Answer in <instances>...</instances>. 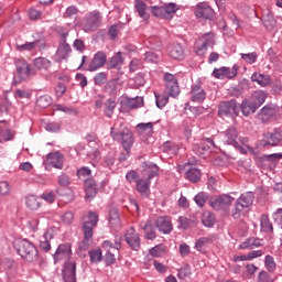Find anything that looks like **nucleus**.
I'll use <instances>...</instances> for the list:
<instances>
[{
    "label": "nucleus",
    "instance_id": "f257e3e1",
    "mask_svg": "<svg viewBox=\"0 0 282 282\" xmlns=\"http://www.w3.org/2000/svg\"><path fill=\"white\" fill-rule=\"evenodd\" d=\"M66 261L62 271L64 282H76V261L72 259V246L59 245L55 254L54 260Z\"/></svg>",
    "mask_w": 282,
    "mask_h": 282
},
{
    "label": "nucleus",
    "instance_id": "f03ea898",
    "mask_svg": "<svg viewBox=\"0 0 282 282\" xmlns=\"http://www.w3.org/2000/svg\"><path fill=\"white\" fill-rule=\"evenodd\" d=\"M13 248L18 254L29 263H34V261L39 259V251L36 250V247L28 239L14 240Z\"/></svg>",
    "mask_w": 282,
    "mask_h": 282
},
{
    "label": "nucleus",
    "instance_id": "7ed1b4c3",
    "mask_svg": "<svg viewBox=\"0 0 282 282\" xmlns=\"http://www.w3.org/2000/svg\"><path fill=\"white\" fill-rule=\"evenodd\" d=\"M160 173V167L153 163L145 164L144 170L142 171V178L137 180V191L141 195H147L149 193V186H151V180L158 177Z\"/></svg>",
    "mask_w": 282,
    "mask_h": 282
},
{
    "label": "nucleus",
    "instance_id": "20e7f679",
    "mask_svg": "<svg viewBox=\"0 0 282 282\" xmlns=\"http://www.w3.org/2000/svg\"><path fill=\"white\" fill-rule=\"evenodd\" d=\"M96 226H98V214L90 212L82 226L84 235V240L80 245L82 250H87V248H89V243L94 241V228H96Z\"/></svg>",
    "mask_w": 282,
    "mask_h": 282
},
{
    "label": "nucleus",
    "instance_id": "39448f33",
    "mask_svg": "<svg viewBox=\"0 0 282 282\" xmlns=\"http://www.w3.org/2000/svg\"><path fill=\"white\" fill-rule=\"evenodd\" d=\"M110 135L113 140L119 142L123 147L126 155L129 156V151H131V147H133V142H135V138H133V132H131L129 128H122L118 130V128L113 126L110 130Z\"/></svg>",
    "mask_w": 282,
    "mask_h": 282
},
{
    "label": "nucleus",
    "instance_id": "423d86ee",
    "mask_svg": "<svg viewBox=\"0 0 282 282\" xmlns=\"http://www.w3.org/2000/svg\"><path fill=\"white\" fill-rule=\"evenodd\" d=\"M254 202V194L252 192H247L241 194V196L236 200L232 217L234 219H239L241 215L248 209L249 206H252Z\"/></svg>",
    "mask_w": 282,
    "mask_h": 282
},
{
    "label": "nucleus",
    "instance_id": "0eeeda50",
    "mask_svg": "<svg viewBox=\"0 0 282 282\" xmlns=\"http://www.w3.org/2000/svg\"><path fill=\"white\" fill-rule=\"evenodd\" d=\"M102 23V17L100 12L93 11L88 15H86L82 22V28L84 32H96L100 28Z\"/></svg>",
    "mask_w": 282,
    "mask_h": 282
},
{
    "label": "nucleus",
    "instance_id": "6e6552de",
    "mask_svg": "<svg viewBox=\"0 0 282 282\" xmlns=\"http://www.w3.org/2000/svg\"><path fill=\"white\" fill-rule=\"evenodd\" d=\"M17 74L13 77V84L19 85L23 80H28L32 76V70L30 65L25 59L15 61Z\"/></svg>",
    "mask_w": 282,
    "mask_h": 282
},
{
    "label": "nucleus",
    "instance_id": "1a4fd4ad",
    "mask_svg": "<svg viewBox=\"0 0 282 282\" xmlns=\"http://www.w3.org/2000/svg\"><path fill=\"white\" fill-rule=\"evenodd\" d=\"M151 12L156 19H173L175 12H177V4L170 2L161 7H152Z\"/></svg>",
    "mask_w": 282,
    "mask_h": 282
},
{
    "label": "nucleus",
    "instance_id": "9d476101",
    "mask_svg": "<svg viewBox=\"0 0 282 282\" xmlns=\"http://www.w3.org/2000/svg\"><path fill=\"white\" fill-rule=\"evenodd\" d=\"M239 109L236 100L223 101L219 105L218 113L221 117L230 116L235 118V116H239Z\"/></svg>",
    "mask_w": 282,
    "mask_h": 282
},
{
    "label": "nucleus",
    "instance_id": "9b49d317",
    "mask_svg": "<svg viewBox=\"0 0 282 282\" xmlns=\"http://www.w3.org/2000/svg\"><path fill=\"white\" fill-rule=\"evenodd\" d=\"M232 202H235V198L228 194H224L215 198L214 200H210L209 206L214 208V210H228L230 206H232Z\"/></svg>",
    "mask_w": 282,
    "mask_h": 282
},
{
    "label": "nucleus",
    "instance_id": "f8f14e48",
    "mask_svg": "<svg viewBox=\"0 0 282 282\" xmlns=\"http://www.w3.org/2000/svg\"><path fill=\"white\" fill-rule=\"evenodd\" d=\"M164 80L169 96H172V98H177V96H180V85L177 84L175 75L166 73L164 75Z\"/></svg>",
    "mask_w": 282,
    "mask_h": 282
},
{
    "label": "nucleus",
    "instance_id": "ddd939ff",
    "mask_svg": "<svg viewBox=\"0 0 282 282\" xmlns=\"http://www.w3.org/2000/svg\"><path fill=\"white\" fill-rule=\"evenodd\" d=\"M282 142V132L275 130L274 132H269L263 134V139L260 140V147H279Z\"/></svg>",
    "mask_w": 282,
    "mask_h": 282
},
{
    "label": "nucleus",
    "instance_id": "4468645a",
    "mask_svg": "<svg viewBox=\"0 0 282 282\" xmlns=\"http://www.w3.org/2000/svg\"><path fill=\"white\" fill-rule=\"evenodd\" d=\"M107 63V53L98 51L89 63L88 72H96L100 67H105Z\"/></svg>",
    "mask_w": 282,
    "mask_h": 282
},
{
    "label": "nucleus",
    "instance_id": "2eb2a0df",
    "mask_svg": "<svg viewBox=\"0 0 282 282\" xmlns=\"http://www.w3.org/2000/svg\"><path fill=\"white\" fill-rule=\"evenodd\" d=\"M223 140L225 144H231L232 147H237V140H239V131L235 126L228 127L223 133Z\"/></svg>",
    "mask_w": 282,
    "mask_h": 282
},
{
    "label": "nucleus",
    "instance_id": "dca6fc26",
    "mask_svg": "<svg viewBox=\"0 0 282 282\" xmlns=\"http://www.w3.org/2000/svg\"><path fill=\"white\" fill-rule=\"evenodd\" d=\"M155 226L160 232L163 235H170L173 230V223H171V218L166 216H160L155 220Z\"/></svg>",
    "mask_w": 282,
    "mask_h": 282
},
{
    "label": "nucleus",
    "instance_id": "f3484780",
    "mask_svg": "<svg viewBox=\"0 0 282 282\" xmlns=\"http://www.w3.org/2000/svg\"><path fill=\"white\" fill-rule=\"evenodd\" d=\"M126 241L132 250H140V235L135 232L133 227H130L126 232Z\"/></svg>",
    "mask_w": 282,
    "mask_h": 282
},
{
    "label": "nucleus",
    "instance_id": "a211bd4d",
    "mask_svg": "<svg viewBox=\"0 0 282 282\" xmlns=\"http://www.w3.org/2000/svg\"><path fill=\"white\" fill-rule=\"evenodd\" d=\"M215 11L206 3L197 4L195 9V17L197 19H213Z\"/></svg>",
    "mask_w": 282,
    "mask_h": 282
},
{
    "label": "nucleus",
    "instance_id": "6ab92c4d",
    "mask_svg": "<svg viewBox=\"0 0 282 282\" xmlns=\"http://www.w3.org/2000/svg\"><path fill=\"white\" fill-rule=\"evenodd\" d=\"M46 166H53L54 169H63V154L59 152H51L45 160Z\"/></svg>",
    "mask_w": 282,
    "mask_h": 282
},
{
    "label": "nucleus",
    "instance_id": "aec40b11",
    "mask_svg": "<svg viewBox=\"0 0 282 282\" xmlns=\"http://www.w3.org/2000/svg\"><path fill=\"white\" fill-rule=\"evenodd\" d=\"M210 144L212 147H215V141L213 139H206V141H203L200 143H195L193 145V151L196 155H206L210 151Z\"/></svg>",
    "mask_w": 282,
    "mask_h": 282
},
{
    "label": "nucleus",
    "instance_id": "412c9836",
    "mask_svg": "<svg viewBox=\"0 0 282 282\" xmlns=\"http://www.w3.org/2000/svg\"><path fill=\"white\" fill-rule=\"evenodd\" d=\"M274 116H276V107L272 105L264 106L258 113V118L261 122H268L271 118H274Z\"/></svg>",
    "mask_w": 282,
    "mask_h": 282
},
{
    "label": "nucleus",
    "instance_id": "4be33fe9",
    "mask_svg": "<svg viewBox=\"0 0 282 282\" xmlns=\"http://www.w3.org/2000/svg\"><path fill=\"white\" fill-rule=\"evenodd\" d=\"M123 65H124V53L122 52H117L108 61L109 69H122Z\"/></svg>",
    "mask_w": 282,
    "mask_h": 282
},
{
    "label": "nucleus",
    "instance_id": "5701e85b",
    "mask_svg": "<svg viewBox=\"0 0 282 282\" xmlns=\"http://www.w3.org/2000/svg\"><path fill=\"white\" fill-rule=\"evenodd\" d=\"M191 95L192 102L202 104L206 100V91L199 85L192 86Z\"/></svg>",
    "mask_w": 282,
    "mask_h": 282
},
{
    "label": "nucleus",
    "instance_id": "b1692460",
    "mask_svg": "<svg viewBox=\"0 0 282 282\" xmlns=\"http://www.w3.org/2000/svg\"><path fill=\"white\" fill-rule=\"evenodd\" d=\"M167 53L171 58H174V61H183L185 56L184 47H182L181 44H171L167 47Z\"/></svg>",
    "mask_w": 282,
    "mask_h": 282
},
{
    "label": "nucleus",
    "instance_id": "393cba45",
    "mask_svg": "<svg viewBox=\"0 0 282 282\" xmlns=\"http://www.w3.org/2000/svg\"><path fill=\"white\" fill-rule=\"evenodd\" d=\"M213 76L220 80H224V78H235L237 76V69L230 70L228 67L215 68Z\"/></svg>",
    "mask_w": 282,
    "mask_h": 282
},
{
    "label": "nucleus",
    "instance_id": "a878e982",
    "mask_svg": "<svg viewBox=\"0 0 282 282\" xmlns=\"http://www.w3.org/2000/svg\"><path fill=\"white\" fill-rule=\"evenodd\" d=\"M33 64L35 69H39V72H42V74H47V72L52 69V61L45 57L35 58Z\"/></svg>",
    "mask_w": 282,
    "mask_h": 282
},
{
    "label": "nucleus",
    "instance_id": "bb28decb",
    "mask_svg": "<svg viewBox=\"0 0 282 282\" xmlns=\"http://www.w3.org/2000/svg\"><path fill=\"white\" fill-rule=\"evenodd\" d=\"M69 52H72V46H69V44H67V42H65V40H64L63 43H61L57 48L56 59L63 61V59L67 58V56L69 55Z\"/></svg>",
    "mask_w": 282,
    "mask_h": 282
},
{
    "label": "nucleus",
    "instance_id": "cd10ccee",
    "mask_svg": "<svg viewBox=\"0 0 282 282\" xmlns=\"http://www.w3.org/2000/svg\"><path fill=\"white\" fill-rule=\"evenodd\" d=\"M265 98H268V95L263 90H256L249 100L259 109L265 102Z\"/></svg>",
    "mask_w": 282,
    "mask_h": 282
},
{
    "label": "nucleus",
    "instance_id": "c85d7f7f",
    "mask_svg": "<svg viewBox=\"0 0 282 282\" xmlns=\"http://www.w3.org/2000/svg\"><path fill=\"white\" fill-rule=\"evenodd\" d=\"M251 80L252 83H258L260 87H268V85L271 83L270 75H263L261 73H254L251 76Z\"/></svg>",
    "mask_w": 282,
    "mask_h": 282
},
{
    "label": "nucleus",
    "instance_id": "c756f323",
    "mask_svg": "<svg viewBox=\"0 0 282 282\" xmlns=\"http://www.w3.org/2000/svg\"><path fill=\"white\" fill-rule=\"evenodd\" d=\"M240 109L242 115L248 117L250 113H254L259 108L250 99L242 101Z\"/></svg>",
    "mask_w": 282,
    "mask_h": 282
},
{
    "label": "nucleus",
    "instance_id": "7c9ffc66",
    "mask_svg": "<svg viewBox=\"0 0 282 282\" xmlns=\"http://www.w3.org/2000/svg\"><path fill=\"white\" fill-rule=\"evenodd\" d=\"M85 186H86L85 187L86 197L88 199L96 197V193H98L96 181H94V180L86 181Z\"/></svg>",
    "mask_w": 282,
    "mask_h": 282
},
{
    "label": "nucleus",
    "instance_id": "2f4dec72",
    "mask_svg": "<svg viewBox=\"0 0 282 282\" xmlns=\"http://www.w3.org/2000/svg\"><path fill=\"white\" fill-rule=\"evenodd\" d=\"M140 228L141 230H144L145 239H150L151 241L155 239V229L153 228V225H151V223H141Z\"/></svg>",
    "mask_w": 282,
    "mask_h": 282
},
{
    "label": "nucleus",
    "instance_id": "473e14b6",
    "mask_svg": "<svg viewBox=\"0 0 282 282\" xmlns=\"http://www.w3.org/2000/svg\"><path fill=\"white\" fill-rule=\"evenodd\" d=\"M25 204L30 210H39L41 208V200L35 195L26 196Z\"/></svg>",
    "mask_w": 282,
    "mask_h": 282
},
{
    "label": "nucleus",
    "instance_id": "72a5a7b5",
    "mask_svg": "<svg viewBox=\"0 0 282 282\" xmlns=\"http://www.w3.org/2000/svg\"><path fill=\"white\" fill-rule=\"evenodd\" d=\"M210 243H213V237H202L196 241L195 248L198 252H204Z\"/></svg>",
    "mask_w": 282,
    "mask_h": 282
},
{
    "label": "nucleus",
    "instance_id": "f704fd0d",
    "mask_svg": "<svg viewBox=\"0 0 282 282\" xmlns=\"http://www.w3.org/2000/svg\"><path fill=\"white\" fill-rule=\"evenodd\" d=\"M41 45V40H35L34 42H28L22 45H17L18 52H32V50H36Z\"/></svg>",
    "mask_w": 282,
    "mask_h": 282
},
{
    "label": "nucleus",
    "instance_id": "c9c22d12",
    "mask_svg": "<svg viewBox=\"0 0 282 282\" xmlns=\"http://www.w3.org/2000/svg\"><path fill=\"white\" fill-rule=\"evenodd\" d=\"M261 246V240L258 238H249L240 245V250H248L253 248H259Z\"/></svg>",
    "mask_w": 282,
    "mask_h": 282
},
{
    "label": "nucleus",
    "instance_id": "e433bc0d",
    "mask_svg": "<svg viewBox=\"0 0 282 282\" xmlns=\"http://www.w3.org/2000/svg\"><path fill=\"white\" fill-rule=\"evenodd\" d=\"M186 178L189 180V182H193L195 184L202 180V171L195 167L189 169L186 172Z\"/></svg>",
    "mask_w": 282,
    "mask_h": 282
},
{
    "label": "nucleus",
    "instance_id": "4c0bfd02",
    "mask_svg": "<svg viewBox=\"0 0 282 282\" xmlns=\"http://www.w3.org/2000/svg\"><path fill=\"white\" fill-rule=\"evenodd\" d=\"M135 10L139 17H141V19H143L144 21H149V14L147 13V3H144L143 1L137 0Z\"/></svg>",
    "mask_w": 282,
    "mask_h": 282
},
{
    "label": "nucleus",
    "instance_id": "58836bf2",
    "mask_svg": "<svg viewBox=\"0 0 282 282\" xmlns=\"http://www.w3.org/2000/svg\"><path fill=\"white\" fill-rule=\"evenodd\" d=\"M260 226H261L262 232H273L274 230V227L270 223V218L268 217V215L261 216Z\"/></svg>",
    "mask_w": 282,
    "mask_h": 282
},
{
    "label": "nucleus",
    "instance_id": "ea45409f",
    "mask_svg": "<svg viewBox=\"0 0 282 282\" xmlns=\"http://www.w3.org/2000/svg\"><path fill=\"white\" fill-rule=\"evenodd\" d=\"M104 113L107 118H111V116H113V111H116V100L113 99H108L106 100V102L104 104Z\"/></svg>",
    "mask_w": 282,
    "mask_h": 282
},
{
    "label": "nucleus",
    "instance_id": "a19ab883",
    "mask_svg": "<svg viewBox=\"0 0 282 282\" xmlns=\"http://www.w3.org/2000/svg\"><path fill=\"white\" fill-rule=\"evenodd\" d=\"M198 43L206 45L207 47H213L215 45V34L206 33L200 39H198Z\"/></svg>",
    "mask_w": 282,
    "mask_h": 282
},
{
    "label": "nucleus",
    "instance_id": "79ce46f5",
    "mask_svg": "<svg viewBox=\"0 0 282 282\" xmlns=\"http://www.w3.org/2000/svg\"><path fill=\"white\" fill-rule=\"evenodd\" d=\"M139 133H144L145 135H152L153 133V122L139 123L137 126Z\"/></svg>",
    "mask_w": 282,
    "mask_h": 282
},
{
    "label": "nucleus",
    "instance_id": "37998d69",
    "mask_svg": "<svg viewBox=\"0 0 282 282\" xmlns=\"http://www.w3.org/2000/svg\"><path fill=\"white\" fill-rule=\"evenodd\" d=\"M143 105L144 99L142 97L130 98L127 100V107H129V109H138Z\"/></svg>",
    "mask_w": 282,
    "mask_h": 282
},
{
    "label": "nucleus",
    "instance_id": "c03bdc74",
    "mask_svg": "<svg viewBox=\"0 0 282 282\" xmlns=\"http://www.w3.org/2000/svg\"><path fill=\"white\" fill-rule=\"evenodd\" d=\"M202 221L207 228H213L215 226V215L210 212H205Z\"/></svg>",
    "mask_w": 282,
    "mask_h": 282
},
{
    "label": "nucleus",
    "instance_id": "a18cd8bd",
    "mask_svg": "<svg viewBox=\"0 0 282 282\" xmlns=\"http://www.w3.org/2000/svg\"><path fill=\"white\" fill-rule=\"evenodd\" d=\"M264 267L268 272H274L276 270V262L274 261V257L268 254L264 258Z\"/></svg>",
    "mask_w": 282,
    "mask_h": 282
},
{
    "label": "nucleus",
    "instance_id": "49530a36",
    "mask_svg": "<svg viewBox=\"0 0 282 282\" xmlns=\"http://www.w3.org/2000/svg\"><path fill=\"white\" fill-rule=\"evenodd\" d=\"M77 177L83 180L85 183L89 182V177H91V170L89 167H82L77 171Z\"/></svg>",
    "mask_w": 282,
    "mask_h": 282
},
{
    "label": "nucleus",
    "instance_id": "de8ad7c7",
    "mask_svg": "<svg viewBox=\"0 0 282 282\" xmlns=\"http://www.w3.org/2000/svg\"><path fill=\"white\" fill-rule=\"evenodd\" d=\"M152 257H162L166 254V247L164 245H158L150 250Z\"/></svg>",
    "mask_w": 282,
    "mask_h": 282
},
{
    "label": "nucleus",
    "instance_id": "09e8293b",
    "mask_svg": "<svg viewBox=\"0 0 282 282\" xmlns=\"http://www.w3.org/2000/svg\"><path fill=\"white\" fill-rule=\"evenodd\" d=\"M109 224L110 226H120V216L118 215V209L110 210Z\"/></svg>",
    "mask_w": 282,
    "mask_h": 282
},
{
    "label": "nucleus",
    "instance_id": "8fccbe9b",
    "mask_svg": "<svg viewBox=\"0 0 282 282\" xmlns=\"http://www.w3.org/2000/svg\"><path fill=\"white\" fill-rule=\"evenodd\" d=\"M89 258L91 263H99V261H102V251L100 249L89 251Z\"/></svg>",
    "mask_w": 282,
    "mask_h": 282
},
{
    "label": "nucleus",
    "instance_id": "3c124183",
    "mask_svg": "<svg viewBox=\"0 0 282 282\" xmlns=\"http://www.w3.org/2000/svg\"><path fill=\"white\" fill-rule=\"evenodd\" d=\"M44 129L46 131H50L51 133H56V131H61V122L58 121L47 122L45 123Z\"/></svg>",
    "mask_w": 282,
    "mask_h": 282
},
{
    "label": "nucleus",
    "instance_id": "603ef678",
    "mask_svg": "<svg viewBox=\"0 0 282 282\" xmlns=\"http://www.w3.org/2000/svg\"><path fill=\"white\" fill-rule=\"evenodd\" d=\"M61 219L65 226H72V224H74L75 216L72 212H65Z\"/></svg>",
    "mask_w": 282,
    "mask_h": 282
},
{
    "label": "nucleus",
    "instance_id": "864d4df0",
    "mask_svg": "<svg viewBox=\"0 0 282 282\" xmlns=\"http://www.w3.org/2000/svg\"><path fill=\"white\" fill-rule=\"evenodd\" d=\"M241 58L245 63H249V65H252L253 63H257V53H241Z\"/></svg>",
    "mask_w": 282,
    "mask_h": 282
},
{
    "label": "nucleus",
    "instance_id": "5fc2aeb1",
    "mask_svg": "<svg viewBox=\"0 0 282 282\" xmlns=\"http://www.w3.org/2000/svg\"><path fill=\"white\" fill-rule=\"evenodd\" d=\"M155 99L156 107H159V109H163V107H166V105L169 104V96L166 95H155Z\"/></svg>",
    "mask_w": 282,
    "mask_h": 282
},
{
    "label": "nucleus",
    "instance_id": "6e6d98bb",
    "mask_svg": "<svg viewBox=\"0 0 282 282\" xmlns=\"http://www.w3.org/2000/svg\"><path fill=\"white\" fill-rule=\"evenodd\" d=\"M206 199H208V196H206V193L200 192L194 197V202H196L197 206L200 208L204 207L206 204Z\"/></svg>",
    "mask_w": 282,
    "mask_h": 282
},
{
    "label": "nucleus",
    "instance_id": "4d7b16f0",
    "mask_svg": "<svg viewBox=\"0 0 282 282\" xmlns=\"http://www.w3.org/2000/svg\"><path fill=\"white\" fill-rule=\"evenodd\" d=\"M52 105V98L47 96H42L37 99V107H41L42 109H45L46 107H50Z\"/></svg>",
    "mask_w": 282,
    "mask_h": 282
},
{
    "label": "nucleus",
    "instance_id": "13d9d810",
    "mask_svg": "<svg viewBox=\"0 0 282 282\" xmlns=\"http://www.w3.org/2000/svg\"><path fill=\"white\" fill-rule=\"evenodd\" d=\"M122 30V25L113 24L109 28L108 34L111 40L118 39V32Z\"/></svg>",
    "mask_w": 282,
    "mask_h": 282
},
{
    "label": "nucleus",
    "instance_id": "bf43d9fd",
    "mask_svg": "<svg viewBox=\"0 0 282 282\" xmlns=\"http://www.w3.org/2000/svg\"><path fill=\"white\" fill-rule=\"evenodd\" d=\"M12 138H14V133L10 129L3 126V132H2V137H0V142H8Z\"/></svg>",
    "mask_w": 282,
    "mask_h": 282
},
{
    "label": "nucleus",
    "instance_id": "052dcab7",
    "mask_svg": "<svg viewBox=\"0 0 282 282\" xmlns=\"http://www.w3.org/2000/svg\"><path fill=\"white\" fill-rule=\"evenodd\" d=\"M10 183L8 182H0V197H6V195H10Z\"/></svg>",
    "mask_w": 282,
    "mask_h": 282
},
{
    "label": "nucleus",
    "instance_id": "680f3d73",
    "mask_svg": "<svg viewBox=\"0 0 282 282\" xmlns=\"http://www.w3.org/2000/svg\"><path fill=\"white\" fill-rule=\"evenodd\" d=\"M94 83H95V85H98V86L105 85L107 83V74L98 73L94 77Z\"/></svg>",
    "mask_w": 282,
    "mask_h": 282
},
{
    "label": "nucleus",
    "instance_id": "e2e57ef3",
    "mask_svg": "<svg viewBox=\"0 0 282 282\" xmlns=\"http://www.w3.org/2000/svg\"><path fill=\"white\" fill-rule=\"evenodd\" d=\"M180 228H183V230H187V228H191V225L193 224V220L181 216L178 218Z\"/></svg>",
    "mask_w": 282,
    "mask_h": 282
},
{
    "label": "nucleus",
    "instance_id": "0e129e2a",
    "mask_svg": "<svg viewBox=\"0 0 282 282\" xmlns=\"http://www.w3.org/2000/svg\"><path fill=\"white\" fill-rule=\"evenodd\" d=\"M258 282H274V278H272L268 272L261 271L258 274Z\"/></svg>",
    "mask_w": 282,
    "mask_h": 282
},
{
    "label": "nucleus",
    "instance_id": "69168bd1",
    "mask_svg": "<svg viewBox=\"0 0 282 282\" xmlns=\"http://www.w3.org/2000/svg\"><path fill=\"white\" fill-rule=\"evenodd\" d=\"M2 268H4L7 272H10L11 270H17V262H14V260L7 259L2 262Z\"/></svg>",
    "mask_w": 282,
    "mask_h": 282
},
{
    "label": "nucleus",
    "instance_id": "338daca9",
    "mask_svg": "<svg viewBox=\"0 0 282 282\" xmlns=\"http://www.w3.org/2000/svg\"><path fill=\"white\" fill-rule=\"evenodd\" d=\"M47 237H50V232L44 234V240L41 241L40 248L44 250V252H50L52 245H50V241H47Z\"/></svg>",
    "mask_w": 282,
    "mask_h": 282
},
{
    "label": "nucleus",
    "instance_id": "774afa93",
    "mask_svg": "<svg viewBox=\"0 0 282 282\" xmlns=\"http://www.w3.org/2000/svg\"><path fill=\"white\" fill-rule=\"evenodd\" d=\"M273 219H274L275 224H278L280 226V228H282V208L278 209L273 214Z\"/></svg>",
    "mask_w": 282,
    "mask_h": 282
}]
</instances>
